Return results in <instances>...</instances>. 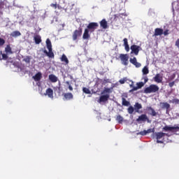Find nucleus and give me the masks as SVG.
<instances>
[{"label": "nucleus", "mask_w": 179, "mask_h": 179, "mask_svg": "<svg viewBox=\"0 0 179 179\" xmlns=\"http://www.w3.org/2000/svg\"><path fill=\"white\" fill-rule=\"evenodd\" d=\"M113 93V90L111 88L105 87L103 90L101 92V96L98 102L99 103H106V101H108V99H110V94Z\"/></svg>", "instance_id": "f257e3e1"}, {"label": "nucleus", "mask_w": 179, "mask_h": 179, "mask_svg": "<svg viewBox=\"0 0 179 179\" xmlns=\"http://www.w3.org/2000/svg\"><path fill=\"white\" fill-rule=\"evenodd\" d=\"M159 90V86L157 85H150L149 87L145 88L144 93L146 94L150 93H156Z\"/></svg>", "instance_id": "f03ea898"}, {"label": "nucleus", "mask_w": 179, "mask_h": 179, "mask_svg": "<svg viewBox=\"0 0 179 179\" xmlns=\"http://www.w3.org/2000/svg\"><path fill=\"white\" fill-rule=\"evenodd\" d=\"M99 27V23L97 22H90L87 26V29L89 30L90 33H94V31Z\"/></svg>", "instance_id": "7ed1b4c3"}, {"label": "nucleus", "mask_w": 179, "mask_h": 179, "mask_svg": "<svg viewBox=\"0 0 179 179\" xmlns=\"http://www.w3.org/2000/svg\"><path fill=\"white\" fill-rule=\"evenodd\" d=\"M83 31V29L82 27H79L78 29H76L73 33V41H76L78 40V37H80L82 36V33Z\"/></svg>", "instance_id": "20e7f679"}, {"label": "nucleus", "mask_w": 179, "mask_h": 179, "mask_svg": "<svg viewBox=\"0 0 179 179\" xmlns=\"http://www.w3.org/2000/svg\"><path fill=\"white\" fill-rule=\"evenodd\" d=\"M179 130V127H170V126H165L162 128V131L164 132H178Z\"/></svg>", "instance_id": "39448f33"}, {"label": "nucleus", "mask_w": 179, "mask_h": 179, "mask_svg": "<svg viewBox=\"0 0 179 179\" xmlns=\"http://www.w3.org/2000/svg\"><path fill=\"white\" fill-rule=\"evenodd\" d=\"M145 86V83L143 82H139L136 83V87H134L132 84L130 85V87H132L131 90H129V92H136L138 89H142Z\"/></svg>", "instance_id": "423d86ee"}, {"label": "nucleus", "mask_w": 179, "mask_h": 179, "mask_svg": "<svg viewBox=\"0 0 179 179\" xmlns=\"http://www.w3.org/2000/svg\"><path fill=\"white\" fill-rule=\"evenodd\" d=\"M169 136L168 134L163 133V132H157L155 134L157 143H163V141H160L162 138H164V136Z\"/></svg>", "instance_id": "0eeeda50"}, {"label": "nucleus", "mask_w": 179, "mask_h": 179, "mask_svg": "<svg viewBox=\"0 0 179 179\" xmlns=\"http://www.w3.org/2000/svg\"><path fill=\"white\" fill-rule=\"evenodd\" d=\"M120 58L123 65H124L125 66H128V64H129L128 59H129V57H128V55L120 54Z\"/></svg>", "instance_id": "6e6552de"}, {"label": "nucleus", "mask_w": 179, "mask_h": 179, "mask_svg": "<svg viewBox=\"0 0 179 179\" xmlns=\"http://www.w3.org/2000/svg\"><path fill=\"white\" fill-rule=\"evenodd\" d=\"M130 49L131 50V52H133L135 55H138L139 54V51L142 50L141 46L136 45H132Z\"/></svg>", "instance_id": "1a4fd4ad"}, {"label": "nucleus", "mask_w": 179, "mask_h": 179, "mask_svg": "<svg viewBox=\"0 0 179 179\" xmlns=\"http://www.w3.org/2000/svg\"><path fill=\"white\" fill-rule=\"evenodd\" d=\"M137 122H139L142 121L143 122H145V121H148V122H150L149 120V117H148V115L146 114H142L141 115L138 119H136Z\"/></svg>", "instance_id": "9d476101"}, {"label": "nucleus", "mask_w": 179, "mask_h": 179, "mask_svg": "<svg viewBox=\"0 0 179 179\" xmlns=\"http://www.w3.org/2000/svg\"><path fill=\"white\" fill-rule=\"evenodd\" d=\"M129 62H131V64H132V65H134L136 68H141V66H142V64L138 62V60H136V57L131 58Z\"/></svg>", "instance_id": "9b49d317"}, {"label": "nucleus", "mask_w": 179, "mask_h": 179, "mask_svg": "<svg viewBox=\"0 0 179 179\" xmlns=\"http://www.w3.org/2000/svg\"><path fill=\"white\" fill-rule=\"evenodd\" d=\"M90 31L89 29L85 28V29L84 30V33L83 34V40H90Z\"/></svg>", "instance_id": "f8f14e48"}, {"label": "nucleus", "mask_w": 179, "mask_h": 179, "mask_svg": "<svg viewBox=\"0 0 179 179\" xmlns=\"http://www.w3.org/2000/svg\"><path fill=\"white\" fill-rule=\"evenodd\" d=\"M146 110L148 111V114L152 115V117H156V115H157V113L153 109V108H152V106L147 107Z\"/></svg>", "instance_id": "ddd939ff"}, {"label": "nucleus", "mask_w": 179, "mask_h": 179, "mask_svg": "<svg viewBox=\"0 0 179 179\" xmlns=\"http://www.w3.org/2000/svg\"><path fill=\"white\" fill-rule=\"evenodd\" d=\"M155 133V128L152 129H148V130H144L139 132V135H141L142 136H145V135H148V134H152Z\"/></svg>", "instance_id": "4468645a"}, {"label": "nucleus", "mask_w": 179, "mask_h": 179, "mask_svg": "<svg viewBox=\"0 0 179 179\" xmlns=\"http://www.w3.org/2000/svg\"><path fill=\"white\" fill-rule=\"evenodd\" d=\"M153 79L157 83H162L163 82V76L160 73H157Z\"/></svg>", "instance_id": "2eb2a0df"}, {"label": "nucleus", "mask_w": 179, "mask_h": 179, "mask_svg": "<svg viewBox=\"0 0 179 179\" xmlns=\"http://www.w3.org/2000/svg\"><path fill=\"white\" fill-rule=\"evenodd\" d=\"M45 95L50 97V99H54V90H52L51 88H48Z\"/></svg>", "instance_id": "dca6fc26"}, {"label": "nucleus", "mask_w": 179, "mask_h": 179, "mask_svg": "<svg viewBox=\"0 0 179 179\" xmlns=\"http://www.w3.org/2000/svg\"><path fill=\"white\" fill-rule=\"evenodd\" d=\"M64 98L63 100H72L73 99V94L71 92L63 94Z\"/></svg>", "instance_id": "f3484780"}, {"label": "nucleus", "mask_w": 179, "mask_h": 179, "mask_svg": "<svg viewBox=\"0 0 179 179\" xmlns=\"http://www.w3.org/2000/svg\"><path fill=\"white\" fill-rule=\"evenodd\" d=\"M41 78H43V74L41 72H38L33 76V79L35 80V82H40V80H41Z\"/></svg>", "instance_id": "a211bd4d"}, {"label": "nucleus", "mask_w": 179, "mask_h": 179, "mask_svg": "<svg viewBox=\"0 0 179 179\" xmlns=\"http://www.w3.org/2000/svg\"><path fill=\"white\" fill-rule=\"evenodd\" d=\"M100 26L102 29H108V23L107 22V20L106 19H103L100 22Z\"/></svg>", "instance_id": "6ab92c4d"}, {"label": "nucleus", "mask_w": 179, "mask_h": 179, "mask_svg": "<svg viewBox=\"0 0 179 179\" xmlns=\"http://www.w3.org/2000/svg\"><path fill=\"white\" fill-rule=\"evenodd\" d=\"M60 61L62 62H64V65H68V64H69V60L68 59V57H66V55L65 54H63L62 55V57L60 58Z\"/></svg>", "instance_id": "aec40b11"}, {"label": "nucleus", "mask_w": 179, "mask_h": 179, "mask_svg": "<svg viewBox=\"0 0 179 179\" xmlns=\"http://www.w3.org/2000/svg\"><path fill=\"white\" fill-rule=\"evenodd\" d=\"M159 104L162 108H166V112L170 109V104L167 102H160Z\"/></svg>", "instance_id": "412c9836"}, {"label": "nucleus", "mask_w": 179, "mask_h": 179, "mask_svg": "<svg viewBox=\"0 0 179 179\" xmlns=\"http://www.w3.org/2000/svg\"><path fill=\"white\" fill-rule=\"evenodd\" d=\"M49 80L52 83H55L56 82H58V78L54 74H50L49 75Z\"/></svg>", "instance_id": "4be33fe9"}, {"label": "nucleus", "mask_w": 179, "mask_h": 179, "mask_svg": "<svg viewBox=\"0 0 179 179\" xmlns=\"http://www.w3.org/2000/svg\"><path fill=\"white\" fill-rule=\"evenodd\" d=\"M162 34H163V29H162V28H156L155 29L154 36H162Z\"/></svg>", "instance_id": "5701e85b"}, {"label": "nucleus", "mask_w": 179, "mask_h": 179, "mask_svg": "<svg viewBox=\"0 0 179 179\" xmlns=\"http://www.w3.org/2000/svg\"><path fill=\"white\" fill-rule=\"evenodd\" d=\"M124 41V49L127 51V52H129V45H128V39L127 38H124L123 39Z\"/></svg>", "instance_id": "b1692460"}, {"label": "nucleus", "mask_w": 179, "mask_h": 179, "mask_svg": "<svg viewBox=\"0 0 179 179\" xmlns=\"http://www.w3.org/2000/svg\"><path fill=\"white\" fill-rule=\"evenodd\" d=\"M142 108V104L136 102L135 104H134V110L136 111V113H141L139 110Z\"/></svg>", "instance_id": "393cba45"}, {"label": "nucleus", "mask_w": 179, "mask_h": 179, "mask_svg": "<svg viewBox=\"0 0 179 179\" xmlns=\"http://www.w3.org/2000/svg\"><path fill=\"white\" fill-rule=\"evenodd\" d=\"M122 106H124V107H129V106H131V103L124 97L122 98Z\"/></svg>", "instance_id": "a878e982"}, {"label": "nucleus", "mask_w": 179, "mask_h": 179, "mask_svg": "<svg viewBox=\"0 0 179 179\" xmlns=\"http://www.w3.org/2000/svg\"><path fill=\"white\" fill-rule=\"evenodd\" d=\"M34 40L36 44H40V43H41V36H40V35H35Z\"/></svg>", "instance_id": "bb28decb"}, {"label": "nucleus", "mask_w": 179, "mask_h": 179, "mask_svg": "<svg viewBox=\"0 0 179 179\" xmlns=\"http://www.w3.org/2000/svg\"><path fill=\"white\" fill-rule=\"evenodd\" d=\"M11 37H19L22 34L19 31H14L10 34Z\"/></svg>", "instance_id": "cd10ccee"}, {"label": "nucleus", "mask_w": 179, "mask_h": 179, "mask_svg": "<svg viewBox=\"0 0 179 179\" xmlns=\"http://www.w3.org/2000/svg\"><path fill=\"white\" fill-rule=\"evenodd\" d=\"M46 47L48 50H52V44H51L50 38L46 39Z\"/></svg>", "instance_id": "c85d7f7f"}, {"label": "nucleus", "mask_w": 179, "mask_h": 179, "mask_svg": "<svg viewBox=\"0 0 179 179\" xmlns=\"http://www.w3.org/2000/svg\"><path fill=\"white\" fill-rule=\"evenodd\" d=\"M5 52L7 54H13V52H12V48H10V45H7V46L5 48Z\"/></svg>", "instance_id": "c756f323"}, {"label": "nucleus", "mask_w": 179, "mask_h": 179, "mask_svg": "<svg viewBox=\"0 0 179 179\" xmlns=\"http://www.w3.org/2000/svg\"><path fill=\"white\" fill-rule=\"evenodd\" d=\"M1 59L6 61V59H8V55L5 53L2 54V51H0V61H1Z\"/></svg>", "instance_id": "7c9ffc66"}, {"label": "nucleus", "mask_w": 179, "mask_h": 179, "mask_svg": "<svg viewBox=\"0 0 179 179\" xmlns=\"http://www.w3.org/2000/svg\"><path fill=\"white\" fill-rule=\"evenodd\" d=\"M116 121H117L118 124H122V122L124 121V117H122V116H121V115H118L116 117Z\"/></svg>", "instance_id": "2f4dec72"}, {"label": "nucleus", "mask_w": 179, "mask_h": 179, "mask_svg": "<svg viewBox=\"0 0 179 179\" xmlns=\"http://www.w3.org/2000/svg\"><path fill=\"white\" fill-rule=\"evenodd\" d=\"M47 57L49 58H54V52H52V49H48Z\"/></svg>", "instance_id": "473e14b6"}, {"label": "nucleus", "mask_w": 179, "mask_h": 179, "mask_svg": "<svg viewBox=\"0 0 179 179\" xmlns=\"http://www.w3.org/2000/svg\"><path fill=\"white\" fill-rule=\"evenodd\" d=\"M83 92L85 94H90L92 92H90V90L86 87H83Z\"/></svg>", "instance_id": "72a5a7b5"}, {"label": "nucleus", "mask_w": 179, "mask_h": 179, "mask_svg": "<svg viewBox=\"0 0 179 179\" xmlns=\"http://www.w3.org/2000/svg\"><path fill=\"white\" fill-rule=\"evenodd\" d=\"M127 111H128L129 114H134V111H135V108H134V106H130L128 108Z\"/></svg>", "instance_id": "f704fd0d"}, {"label": "nucleus", "mask_w": 179, "mask_h": 179, "mask_svg": "<svg viewBox=\"0 0 179 179\" xmlns=\"http://www.w3.org/2000/svg\"><path fill=\"white\" fill-rule=\"evenodd\" d=\"M142 72L143 75H148V73H149V69L148 68V66H144Z\"/></svg>", "instance_id": "c9c22d12"}, {"label": "nucleus", "mask_w": 179, "mask_h": 179, "mask_svg": "<svg viewBox=\"0 0 179 179\" xmlns=\"http://www.w3.org/2000/svg\"><path fill=\"white\" fill-rule=\"evenodd\" d=\"M31 59V57L30 56H27L24 59V62H26L27 64H30V61Z\"/></svg>", "instance_id": "e433bc0d"}, {"label": "nucleus", "mask_w": 179, "mask_h": 179, "mask_svg": "<svg viewBox=\"0 0 179 179\" xmlns=\"http://www.w3.org/2000/svg\"><path fill=\"white\" fill-rule=\"evenodd\" d=\"M127 80V78H122L119 80V83L120 85H124V83H125Z\"/></svg>", "instance_id": "4c0bfd02"}, {"label": "nucleus", "mask_w": 179, "mask_h": 179, "mask_svg": "<svg viewBox=\"0 0 179 179\" xmlns=\"http://www.w3.org/2000/svg\"><path fill=\"white\" fill-rule=\"evenodd\" d=\"M169 103H173L175 104H179L178 99H173L172 101H170Z\"/></svg>", "instance_id": "58836bf2"}, {"label": "nucleus", "mask_w": 179, "mask_h": 179, "mask_svg": "<svg viewBox=\"0 0 179 179\" xmlns=\"http://www.w3.org/2000/svg\"><path fill=\"white\" fill-rule=\"evenodd\" d=\"M50 6L52 7V8H54V9H57V8H59V6H58L57 4V3H51L50 4Z\"/></svg>", "instance_id": "ea45409f"}, {"label": "nucleus", "mask_w": 179, "mask_h": 179, "mask_svg": "<svg viewBox=\"0 0 179 179\" xmlns=\"http://www.w3.org/2000/svg\"><path fill=\"white\" fill-rule=\"evenodd\" d=\"M5 44V40L2 38H0V46L3 45Z\"/></svg>", "instance_id": "a19ab883"}, {"label": "nucleus", "mask_w": 179, "mask_h": 179, "mask_svg": "<svg viewBox=\"0 0 179 179\" xmlns=\"http://www.w3.org/2000/svg\"><path fill=\"white\" fill-rule=\"evenodd\" d=\"M169 31H170L169 29H166L164 31H163V34L164 36H169Z\"/></svg>", "instance_id": "79ce46f5"}, {"label": "nucleus", "mask_w": 179, "mask_h": 179, "mask_svg": "<svg viewBox=\"0 0 179 179\" xmlns=\"http://www.w3.org/2000/svg\"><path fill=\"white\" fill-rule=\"evenodd\" d=\"M66 85H69V90H71V92H72V90H73V87H72V86L69 85V82L67 81Z\"/></svg>", "instance_id": "37998d69"}, {"label": "nucleus", "mask_w": 179, "mask_h": 179, "mask_svg": "<svg viewBox=\"0 0 179 179\" xmlns=\"http://www.w3.org/2000/svg\"><path fill=\"white\" fill-rule=\"evenodd\" d=\"M122 16H124V13L117 14L115 15V17L120 18V17H122Z\"/></svg>", "instance_id": "c03bdc74"}, {"label": "nucleus", "mask_w": 179, "mask_h": 179, "mask_svg": "<svg viewBox=\"0 0 179 179\" xmlns=\"http://www.w3.org/2000/svg\"><path fill=\"white\" fill-rule=\"evenodd\" d=\"M143 79H144V85H145V83H148V81L149 80V78H148V77L147 76H145V77H143Z\"/></svg>", "instance_id": "a18cd8bd"}, {"label": "nucleus", "mask_w": 179, "mask_h": 179, "mask_svg": "<svg viewBox=\"0 0 179 179\" xmlns=\"http://www.w3.org/2000/svg\"><path fill=\"white\" fill-rule=\"evenodd\" d=\"M175 83H176L174 81L169 83V87H173V86H174Z\"/></svg>", "instance_id": "49530a36"}, {"label": "nucleus", "mask_w": 179, "mask_h": 179, "mask_svg": "<svg viewBox=\"0 0 179 179\" xmlns=\"http://www.w3.org/2000/svg\"><path fill=\"white\" fill-rule=\"evenodd\" d=\"M43 52H44V54H45L46 55H48V52L46 50H45L43 51Z\"/></svg>", "instance_id": "de8ad7c7"}]
</instances>
